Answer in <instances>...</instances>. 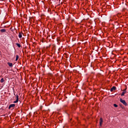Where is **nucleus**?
I'll return each instance as SVG.
<instances>
[{"mask_svg":"<svg viewBox=\"0 0 128 128\" xmlns=\"http://www.w3.org/2000/svg\"><path fill=\"white\" fill-rule=\"evenodd\" d=\"M100 126L102 127V123H103V119H102V118H100Z\"/></svg>","mask_w":128,"mask_h":128,"instance_id":"nucleus-5","label":"nucleus"},{"mask_svg":"<svg viewBox=\"0 0 128 128\" xmlns=\"http://www.w3.org/2000/svg\"><path fill=\"white\" fill-rule=\"evenodd\" d=\"M7 64H8V66H10V68H12V66H13V64H12V63L8 62L7 63Z\"/></svg>","mask_w":128,"mask_h":128,"instance_id":"nucleus-6","label":"nucleus"},{"mask_svg":"<svg viewBox=\"0 0 128 128\" xmlns=\"http://www.w3.org/2000/svg\"><path fill=\"white\" fill-rule=\"evenodd\" d=\"M16 44L18 48H21V45L20 44L16 43Z\"/></svg>","mask_w":128,"mask_h":128,"instance_id":"nucleus-10","label":"nucleus"},{"mask_svg":"<svg viewBox=\"0 0 128 128\" xmlns=\"http://www.w3.org/2000/svg\"><path fill=\"white\" fill-rule=\"evenodd\" d=\"M6 29H1L0 30V32H6Z\"/></svg>","mask_w":128,"mask_h":128,"instance_id":"nucleus-8","label":"nucleus"},{"mask_svg":"<svg viewBox=\"0 0 128 128\" xmlns=\"http://www.w3.org/2000/svg\"><path fill=\"white\" fill-rule=\"evenodd\" d=\"M19 96H18V94H16V100L14 102H13V103L14 104H16L18 102V100H19Z\"/></svg>","mask_w":128,"mask_h":128,"instance_id":"nucleus-2","label":"nucleus"},{"mask_svg":"<svg viewBox=\"0 0 128 128\" xmlns=\"http://www.w3.org/2000/svg\"><path fill=\"white\" fill-rule=\"evenodd\" d=\"M120 102L124 106H128V104L127 102H126V100H122V98H120Z\"/></svg>","mask_w":128,"mask_h":128,"instance_id":"nucleus-1","label":"nucleus"},{"mask_svg":"<svg viewBox=\"0 0 128 128\" xmlns=\"http://www.w3.org/2000/svg\"><path fill=\"white\" fill-rule=\"evenodd\" d=\"M114 106L115 108H118V106L116 104H114Z\"/></svg>","mask_w":128,"mask_h":128,"instance_id":"nucleus-13","label":"nucleus"},{"mask_svg":"<svg viewBox=\"0 0 128 128\" xmlns=\"http://www.w3.org/2000/svg\"><path fill=\"white\" fill-rule=\"evenodd\" d=\"M116 90V86H112L111 88H110V92H113L114 90Z\"/></svg>","mask_w":128,"mask_h":128,"instance_id":"nucleus-4","label":"nucleus"},{"mask_svg":"<svg viewBox=\"0 0 128 128\" xmlns=\"http://www.w3.org/2000/svg\"><path fill=\"white\" fill-rule=\"evenodd\" d=\"M126 92V90H125L121 94V96H124Z\"/></svg>","mask_w":128,"mask_h":128,"instance_id":"nucleus-7","label":"nucleus"},{"mask_svg":"<svg viewBox=\"0 0 128 128\" xmlns=\"http://www.w3.org/2000/svg\"><path fill=\"white\" fill-rule=\"evenodd\" d=\"M18 36V37H19L20 38H22V33L19 32Z\"/></svg>","mask_w":128,"mask_h":128,"instance_id":"nucleus-9","label":"nucleus"},{"mask_svg":"<svg viewBox=\"0 0 128 128\" xmlns=\"http://www.w3.org/2000/svg\"><path fill=\"white\" fill-rule=\"evenodd\" d=\"M18 58H19L18 55H16V60H18Z\"/></svg>","mask_w":128,"mask_h":128,"instance_id":"nucleus-11","label":"nucleus"},{"mask_svg":"<svg viewBox=\"0 0 128 128\" xmlns=\"http://www.w3.org/2000/svg\"><path fill=\"white\" fill-rule=\"evenodd\" d=\"M4 82V78H1V80H0V82H1V83H3Z\"/></svg>","mask_w":128,"mask_h":128,"instance_id":"nucleus-12","label":"nucleus"},{"mask_svg":"<svg viewBox=\"0 0 128 128\" xmlns=\"http://www.w3.org/2000/svg\"><path fill=\"white\" fill-rule=\"evenodd\" d=\"M15 106H16L15 104H11L9 105L8 109L10 110L11 108H14Z\"/></svg>","mask_w":128,"mask_h":128,"instance_id":"nucleus-3","label":"nucleus"}]
</instances>
